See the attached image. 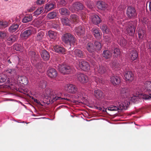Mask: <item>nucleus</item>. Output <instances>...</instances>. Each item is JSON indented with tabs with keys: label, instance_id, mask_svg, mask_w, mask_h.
Instances as JSON below:
<instances>
[{
	"label": "nucleus",
	"instance_id": "obj_1",
	"mask_svg": "<svg viewBox=\"0 0 151 151\" xmlns=\"http://www.w3.org/2000/svg\"><path fill=\"white\" fill-rule=\"evenodd\" d=\"M44 95L45 97H49L50 102V103H53L56 101L59 102L65 103L66 101H70V99L67 98H63L60 97H58L56 95L55 91H52L50 89L45 90L44 93Z\"/></svg>",
	"mask_w": 151,
	"mask_h": 151
},
{
	"label": "nucleus",
	"instance_id": "obj_2",
	"mask_svg": "<svg viewBox=\"0 0 151 151\" xmlns=\"http://www.w3.org/2000/svg\"><path fill=\"white\" fill-rule=\"evenodd\" d=\"M28 54L30 57L31 63L37 70L42 69V65L41 59L39 55L34 51H31L29 52Z\"/></svg>",
	"mask_w": 151,
	"mask_h": 151
},
{
	"label": "nucleus",
	"instance_id": "obj_3",
	"mask_svg": "<svg viewBox=\"0 0 151 151\" xmlns=\"http://www.w3.org/2000/svg\"><path fill=\"white\" fill-rule=\"evenodd\" d=\"M63 41L65 43L71 45H74L76 41V39L75 36L69 33H66L62 36Z\"/></svg>",
	"mask_w": 151,
	"mask_h": 151
},
{
	"label": "nucleus",
	"instance_id": "obj_4",
	"mask_svg": "<svg viewBox=\"0 0 151 151\" xmlns=\"http://www.w3.org/2000/svg\"><path fill=\"white\" fill-rule=\"evenodd\" d=\"M137 22H128L126 26L125 32L130 36L134 35L135 30V26Z\"/></svg>",
	"mask_w": 151,
	"mask_h": 151
},
{
	"label": "nucleus",
	"instance_id": "obj_5",
	"mask_svg": "<svg viewBox=\"0 0 151 151\" xmlns=\"http://www.w3.org/2000/svg\"><path fill=\"white\" fill-rule=\"evenodd\" d=\"M126 15L130 19L135 18L137 14L134 8L131 6H128L127 9Z\"/></svg>",
	"mask_w": 151,
	"mask_h": 151
},
{
	"label": "nucleus",
	"instance_id": "obj_6",
	"mask_svg": "<svg viewBox=\"0 0 151 151\" xmlns=\"http://www.w3.org/2000/svg\"><path fill=\"white\" fill-rule=\"evenodd\" d=\"M73 69V67L65 65H61L59 67L60 71L64 74H70L72 72Z\"/></svg>",
	"mask_w": 151,
	"mask_h": 151
},
{
	"label": "nucleus",
	"instance_id": "obj_7",
	"mask_svg": "<svg viewBox=\"0 0 151 151\" xmlns=\"http://www.w3.org/2000/svg\"><path fill=\"white\" fill-rule=\"evenodd\" d=\"M65 89L68 92L71 94H75L78 91L76 86L72 84H67L65 87Z\"/></svg>",
	"mask_w": 151,
	"mask_h": 151
},
{
	"label": "nucleus",
	"instance_id": "obj_8",
	"mask_svg": "<svg viewBox=\"0 0 151 151\" xmlns=\"http://www.w3.org/2000/svg\"><path fill=\"white\" fill-rule=\"evenodd\" d=\"M78 65L81 69L84 71H87L90 69V66L88 63L82 60H81L79 61Z\"/></svg>",
	"mask_w": 151,
	"mask_h": 151
},
{
	"label": "nucleus",
	"instance_id": "obj_9",
	"mask_svg": "<svg viewBox=\"0 0 151 151\" xmlns=\"http://www.w3.org/2000/svg\"><path fill=\"white\" fill-rule=\"evenodd\" d=\"M78 80L81 83L84 84L86 83L88 81V77L84 74L79 73L77 75Z\"/></svg>",
	"mask_w": 151,
	"mask_h": 151
},
{
	"label": "nucleus",
	"instance_id": "obj_10",
	"mask_svg": "<svg viewBox=\"0 0 151 151\" xmlns=\"http://www.w3.org/2000/svg\"><path fill=\"white\" fill-rule=\"evenodd\" d=\"M74 32L75 34L79 37H83L85 34V30L84 28H82V26H79L75 28Z\"/></svg>",
	"mask_w": 151,
	"mask_h": 151
},
{
	"label": "nucleus",
	"instance_id": "obj_11",
	"mask_svg": "<svg viewBox=\"0 0 151 151\" xmlns=\"http://www.w3.org/2000/svg\"><path fill=\"white\" fill-rule=\"evenodd\" d=\"M32 31V27H30L26 29L24 32H22L20 36L22 37L27 39L31 35Z\"/></svg>",
	"mask_w": 151,
	"mask_h": 151
},
{
	"label": "nucleus",
	"instance_id": "obj_12",
	"mask_svg": "<svg viewBox=\"0 0 151 151\" xmlns=\"http://www.w3.org/2000/svg\"><path fill=\"white\" fill-rule=\"evenodd\" d=\"M72 54L76 57L81 58H83L84 54L82 50L79 49H75L72 51Z\"/></svg>",
	"mask_w": 151,
	"mask_h": 151
},
{
	"label": "nucleus",
	"instance_id": "obj_13",
	"mask_svg": "<svg viewBox=\"0 0 151 151\" xmlns=\"http://www.w3.org/2000/svg\"><path fill=\"white\" fill-rule=\"evenodd\" d=\"M53 50L55 52L63 54H65V50L63 47L59 45H55L53 46Z\"/></svg>",
	"mask_w": 151,
	"mask_h": 151
},
{
	"label": "nucleus",
	"instance_id": "obj_14",
	"mask_svg": "<svg viewBox=\"0 0 151 151\" xmlns=\"http://www.w3.org/2000/svg\"><path fill=\"white\" fill-rule=\"evenodd\" d=\"M19 25L13 23L9 27L8 31L10 33H16L19 30Z\"/></svg>",
	"mask_w": 151,
	"mask_h": 151
},
{
	"label": "nucleus",
	"instance_id": "obj_15",
	"mask_svg": "<svg viewBox=\"0 0 151 151\" xmlns=\"http://www.w3.org/2000/svg\"><path fill=\"white\" fill-rule=\"evenodd\" d=\"M92 31L94 37L97 40L101 39L102 33L100 30L98 28H93Z\"/></svg>",
	"mask_w": 151,
	"mask_h": 151
},
{
	"label": "nucleus",
	"instance_id": "obj_16",
	"mask_svg": "<svg viewBox=\"0 0 151 151\" xmlns=\"http://www.w3.org/2000/svg\"><path fill=\"white\" fill-rule=\"evenodd\" d=\"M126 81L131 82L133 80L134 76L132 72L130 71H127L124 75Z\"/></svg>",
	"mask_w": 151,
	"mask_h": 151
},
{
	"label": "nucleus",
	"instance_id": "obj_17",
	"mask_svg": "<svg viewBox=\"0 0 151 151\" xmlns=\"http://www.w3.org/2000/svg\"><path fill=\"white\" fill-rule=\"evenodd\" d=\"M86 48L88 51L90 53H92L95 51V47L93 43L91 42L87 43L86 45Z\"/></svg>",
	"mask_w": 151,
	"mask_h": 151
},
{
	"label": "nucleus",
	"instance_id": "obj_18",
	"mask_svg": "<svg viewBox=\"0 0 151 151\" xmlns=\"http://www.w3.org/2000/svg\"><path fill=\"white\" fill-rule=\"evenodd\" d=\"M94 95L96 98L99 99H102L104 96L103 93L99 89H96L94 90Z\"/></svg>",
	"mask_w": 151,
	"mask_h": 151
},
{
	"label": "nucleus",
	"instance_id": "obj_19",
	"mask_svg": "<svg viewBox=\"0 0 151 151\" xmlns=\"http://www.w3.org/2000/svg\"><path fill=\"white\" fill-rule=\"evenodd\" d=\"M42 58L45 61L49 60L50 55L49 53L45 50L43 49L40 52Z\"/></svg>",
	"mask_w": 151,
	"mask_h": 151
},
{
	"label": "nucleus",
	"instance_id": "obj_20",
	"mask_svg": "<svg viewBox=\"0 0 151 151\" xmlns=\"http://www.w3.org/2000/svg\"><path fill=\"white\" fill-rule=\"evenodd\" d=\"M96 5L99 9L104 10L106 9L108 5L105 2L102 1H99L97 2Z\"/></svg>",
	"mask_w": 151,
	"mask_h": 151
},
{
	"label": "nucleus",
	"instance_id": "obj_21",
	"mask_svg": "<svg viewBox=\"0 0 151 151\" xmlns=\"http://www.w3.org/2000/svg\"><path fill=\"white\" fill-rule=\"evenodd\" d=\"M91 18L92 22L95 24L98 25L101 21L100 18L96 15H93L91 16Z\"/></svg>",
	"mask_w": 151,
	"mask_h": 151
},
{
	"label": "nucleus",
	"instance_id": "obj_22",
	"mask_svg": "<svg viewBox=\"0 0 151 151\" xmlns=\"http://www.w3.org/2000/svg\"><path fill=\"white\" fill-rule=\"evenodd\" d=\"M128 56L132 60L134 61L137 58L138 54L135 50H132L129 51Z\"/></svg>",
	"mask_w": 151,
	"mask_h": 151
},
{
	"label": "nucleus",
	"instance_id": "obj_23",
	"mask_svg": "<svg viewBox=\"0 0 151 151\" xmlns=\"http://www.w3.org/2000/svg\"><path fill=\"white\" fill-rule=\"evenodd\" d=\"M47 75L49 77L51 78H55L57 76V73L55 69L51 68L48 70Z\"/></svg>",
	"mask_w": 151,
	"mask_h": 151
},
{
	"label": "nucleus",
	"instance_id": "obj_24",
	"mask_svg": "<svg viewBox=\"0 0 151 151\" xmlns=\"http://www.w3.org/2000/svg\"><path fill=\"white\" fill-rule=\"evenodd\" d=\"M110 81L114 85H116L120 83V79L117 76H113L110 78Z\"/></svg>",
	"mask_w": 151,
	"mask_h": 151
},
{
	"label": "nucleus",
	"instance_id": "obj_25",
	"mask_svg": "<svg viewBox=\"0 0 151 151\" xmlns=\"http://www.w3.org/2000/svg\"><path fill=\"white\" fill-rule=\"evenodd\" d=\"M95 70L101 74L104 73L106 70V67L97 65L95 67Z\"/></svg>",
	"mask_w": 151,
	"mask_h": 151
},
{
	"label": "nucleus",
	"instance_id": "obj_26",
	"mask_svg": "<svg viewBox=\"0 0 151 151\" xmlns=\"http://www.w3.org/2000/svg\"><path fill=\"white\" fill-rule=\"evenodd\" d=\"M120 94L122 98H127L129 94L128 90L126 88H122L120 89Z\"/></svg>",
	"mask_w": 151,
	"mask_h": 151
},
{
	"label": "nucleus",
	"instance_id": "obj_27",
	"mask_svg": "<svg viewBox=\"0 0 151 151\" xmlns=\"http://www.w3.org/2000/svg\"><path fill=\"white\" fill-rule=\"evenodd\" d=\"M45 35L44 32L41 31L38 33L35 37L36 40L41 42L44 39Z\"/></svg>",
	"mask_w": 151,
	"mask_h": 151
},
{
	"label": "nucleus",
	"instance_id": "obj_28",
	"mask_svg": "<svg viewBox=\"0 0 151 151\" xmlns=\"http://www.w3.org/2000/svg\"><path fill=\"white\" fill-rule=\"evenodd\" d=\"M102 55L103 57L105 58L109 59L112 57V53L111 50L109 51L107 50H105L103 51Z\"/></svg>",
	"mask_w": 151,
	"mask_h": 151
},
{
	"label": "nucleus",
	"instance_id": "obj_29",
	"mask_svg": "<svg viewBox=\"0 0 151 151\" xmlns=\"http://www.w3.org/2000/svg\"><path fill=\"white\" fill-rule=\"evenodd\" d=\"M59 11L60 14L62 15L66 16L69 15L70 14V12L69 10L64 7L60 8Z\"/></svg>",
	"mask_w": 151,
	"mask_h": 151
},
{
	"label": "nucleus",
	"instance_id": "obj_30",
	"mask_svg": "<svg viewBox=\"0 0 151 151\" xmlns=\"http://www.w3.org/2000/svg\"><path fill=\"white\" fill-rule=\"evenodd\" d=\"M73 7L74 9L76 11L81 10L83 9V6L82 4L79 2H76L73 5Z\"/></svg>",
	"mask_w": 151,
	"mask_h": 151
},
{
	"label": "nucleus",
	"instance_id": "obj_31",
	"mask_svg": "<svg viewBox=\"0 0 151 151\" xmlns=\"http://www.w3.org/2000/svg\"><path fill=\"white\" fill-rule=\"evenodd\" d=\"M142 23L144 25H146L147 28L151 30V21L150 19L146 18H144L142 20Z\"/></svg>",
	"mask_w": 151,
	"mask_h": 151
},
{
	"label": "nucleus",
	"instance_id": "obj_32",
	"mask_svg": "<svg viewBox=\"0 0 151 151\" xmlns=\"http://www.w3.org/2000/svg\"><path fill=\"white\" fill-rule=\"evenodd\" d=\"M18 81L19 83L24 85H26L28 83V80L25 76H20L18 78Z\"/></svg>",
	"mask_w": 151,
	"mask_h": 151
},
{
	"label": "nucleus",
	"instance_id": "obj_33",
	"mask_svg": "<svg viewBox=\"0 0 151 151\" xmlns=\"http://www.w3.org/2000/svg\"><path fill=\"white\" fill-rule=\"evenodd\" d=\"M69 19L70 22H72L75 23H77L79 21L78 17L77 15L74 14L70 15Z\"/></svg>",
	"mask_w": 151,
	"mask_h": 151
},
{
	"label": "nucleus",
	"instance_id": "obj_34",
	"mask_svg": "<svg viewBox=\"0 0 151 151\" xmlns=\"http://www.w3.org/2000/svg\"><path fill=\"white\" fill-rule=\"evenodd\" d=\"M55 5L52 3H48L46 4L45 6V11L48 12L54 9Z\"/></svg>",
	"mask_w": 151,
	"mask_h": 151
},
{
	"label": "nucleus",
	"instance_id": "obj_35",
	"mask_svg": "<svg viewBox=\"0 0 151 151\" xmlns=\"http://www.w3.org/2000/svg\"><path fill=\"white\" fill-rule=\"evenodd\" d=\"M145 85L146 91L150 95H151V82L147 81L145 82Z\"/></svg>",
	"mask_w": 151,
	"mask_h": 151
},
{
	"label": "nucleus",
	"instance_id": "obj_36",
	"mask_svg": "<svg viewBox=\"0 0 151 151\" xmlns=\"http://www.w3.org/2000/svg\"><path fill=\"white\" fill-rule=\"evenodd\" d=\"M32 19V16L29 15L25 16L22 19V22L24 23H27L31 21Z\"/></svg>",
	"mask_w": 151,
	"mask_h": 151
},
{
	"label": "nucleus",
	"instance_id": "obj_37",
	"mask_svg": "<svg viewBox=\"0 0 151 151\" xmlns=\"http://www.w3.org/2000/svg\"><path fill=\"white\" fill-rule=\"evenodd\" d=\"M6 72L8 74L10 75L11 76H14L16 75V70L14 68H8Z\"/></svg>",
	"mask_w": 151,
	"mask_h": 151
},
{
	"label": "nucleus",
	"instance_id": "obj_38",
	"mask_svg": "<svg viewBox=\"0 0 151 151\" xmlns=\"http://www.w3.org/2000/svg\"><path fill=\"white\" fill-rule=\"evenodd\" d=\"M47 34L50 38L55 39L57 38V33L54 31L50 30L47 32Z\"/></svg>",
	"mask_w": 151,
	"mask_h": 151
},
{
	"label": "nucleus",
	"instance_id": "obj_39",
	"mask_svg": "<svg viewBox=\"0 0 151 151\" xmlns=\"http://www.w3.org/2000/svg\"><path fill=\"white\" fill-rule=\"evenodd\" d=\"M62 23L63 25L67 26H70V21L69 19L65 17L62 18L61 19Z\"/></svg>",
	"mask_w": 151,
	"mask_h": 151
},
{
	"label": "nucleus",
	"instance_id": "obj_40",
	"mask_svg": "<svg viewBox=\"0 0 151 151\" xmlns=\"http://www.w3.org/2000/svg\"><path fill=\"white\" fill-rule=\"evenodd\" d=\"M6 39L8 41L14 42L17 40V37L15 35H11L9 36H6Z\"/></svg>",
	"mask_w": 151,
	"mask_h": 151
},
{
	"label": "nucleus",
	"instance_id": "obj_41",
	"mask_svg": "<svg viewBox=\"0 0 151 151\" xmlns=\"http://www.w3.org/2000/svg\"><path fill=\"white\" fill-rule=\"evenodd\" d=\"M111 51L112 53L114 54V57H117L120 54V51L119 49L118 48H113L111 50Z\"/></svg>",
	"mask_w": 151,
	"mask_h": 151
},
{
	"label": "nucleus",
	"instance_id": "obj_42",
	"mask_svg": "<svg viewBox=\"0 0 151 151\" xmlns=\"http://www.w3.org/2000/svg\"><path fill=\"white\" fill-rule=\"evenodd\" d=\"M137 33L138 37L140 39H142L145 36V31L141 28L139 29L138 30Z\"/></svg>",
	"mask_w": 151,
	"mask_h": 151
},
{
	"label": "nucleus",
	"instance_id": "obj_43",
	"mask_svg": "<svg viewBox=\"0 0 151 151\" xmlns=\"http://www.w3.org/2000/svg\"><path fill=\"white\" fill-rule=\"evenodd\" d=\"M9 26L8 23L6 21H0V29H3Z\"/></svg>",
	"mask_w": 151,
	"mask_h": 151
},
{
	"label": "nucleus",
	"instance_id": "obj_44",
	"mask_svg": "<svg viewBox=\"0 0 151 151\" xmlns=\"http://www.w3.org/2000/svg\"><path fill=\"white\" fill-rule=\"evenodd\" d=\"M42 22L41 20L39 19H35L32 22V24L35 27H39Z\"/></svg>",
	"mask_w": 151,
	"mask_h": 151
},
{
	"label": "nucleus",
	"instance_id": "obj_45",
	"mask_svg": "<svg viewBox=\"0 0 151 151\" xmlns=\"http://www.w3.org/2000/svg\"><path fill=\"white\" fill-rule=\"evenodd\" d=\"M57 13L56 12H52L48 13L47 17L50 19H53L56 17L57 15Z\"/></svg>",
	"mask_w": 151,
	"mask_h": 151
},
{
	"label": "nucleus",
	"instance_id": "obj_46",
	"mask_svg": "<svg viewBox=\"0 0 151 151\" xmlns=\"http://www.w3.org/2000/svg\"><path fill=\"white\" fill-rule=\"evenodd\" d=\"M93 78L95 81L97 83H101L102 84H104L105 83V81L101 77L99 78L96 76H94L93 77Z\"/></svg>",
	"mask_w": 151,
	"mask_h": 151
},
{
	"label": "nucleus",
	"instance_id": "obj_47",
	"mask_svg": "<svg viewBox=\"0 0 151 151\" xmlns=\"http://www.w3.org/2000/svg\"><path fill=\"white\" fill-rule=\"evenodd\" d=\"M101 29L104 33L107 34L109 32V29L105 24H102L101 27Z\"/></svg>",
	"mask_w": 151,
	"mask_h": 151
},
{
	"label": "nucleus",
	"instance_id": "obj_48",
	"mask_svg": "<svg viewBox=\"0 0 151 151\" xmlns=\"http://www.w3.org/2000/svg\"><path fill=\"white\" fill-rule=\"evenodd\" d=\"M140 98H141V96H140V93H139L138 94V96L135 95L131 97L130 98H129V100H130L131 102L135 103L137 101L138 99Z\"/></svg>",
	"mask_w": 151,
	"mask_h": 151
},
{
	"label": "nucleus",
	"instance_id": "obj_49",
	"mask_svg": "<svg viewBox=\"0 0 151 151\" xmlns=\"http://www.w3.org/2000/svg\"><path fill=\"white\" fill-rule=\"evenodd\" d=\"M14 49L17 51H22L23 49V47L20 44H16L14 45Z\"/></svg>",
	"mask_w": 151,
	"mask_h": 151
},
{
	"label": "nucleus",
	"instance_id": "obj_50",
	"mask_svg": "<svg viewBox=\"0 0 151 151\" xmlns=\"http://www.w3.org/2000/svg\"><path fill=\"white\" fill-rule=\"evenodd\" d=\"M94 45L95 47V51L96 50H99L102 48L101 44L97 41L95 42Z\"/></svg>",
	"mask_w": 151,
	"mask_h": 151
},
{
	"label": "nucleus",
	"instance_id": "obj_51",
	"mask_svg": "<svg viewBox=\"0 0 151 151\" xmlns=\"http://www.w3.org/2000/svg\"><path fill=\"white\" fill-rule=\"evenodd\" d=\"M44 10V8L43 7L38 8L34 12V14L35 16L38 15L43 12Z\"/></svg>",
	"mask_w": 151,
	"mask_h": 151
},
{
	"label": "nucleus",
	"instance_id": "obj_52",
	"mask_svg": "<svg viewBox=\"0 0 151 151\" xmlns=\"http://www.w3.org/2000/svg\"><path fill=\"white\" fill-rule=\"evenodd\" d=\"M7 79V76L5 75L0 76V83L5 82Z\"/></svg>",
	"mask_w": 151,
	"mask_h": 151
},
{
	"label": "nucleus",
	"instance_id": "obj_53",
	"mask_svg": "<svg viewBox=\"0 0 151 151\" xmlns=\"http://www.w3.org/2000/svg\"><path fill=\"white\" fill-rule=\"evenodd\" d=\"M6 33L4 32L0 31V39H4L6 38Z\"/></svg>",
	"mask_w": 151,
	"mask_h": 151
},
{
	"label": "nucleus",
	"instance_id": "obj_54",
	"mask_svg": "<svg viewBox=\"0 0 151 151\" xmlns=\"http://www.w3.org/2000/svg\"><path fill=\"white\" fill-rule=\"evenodd\" d=\"M120 43L122 46H124L126 45L127 42L126 40L124 38H122L120 40Z\"/></svg>",
	"mask_w": 151,
	"mask_h": 151
},
{
	"label": "nucleus",
	"instance_id": "obj_55",
	"mask_svg": "<svg viewBox=\"0 0 151 151\" xmlns=\"http://www.w3.org/2000/svg\"><path fill=\"white\" fill-rule=\"evenodd\" d=\"M140 96L141 98L142 97L143 99H148L151 98V95H150L145 94L143 95L142 94H140Z\"/></svg>",
	"mask_w": 151,
	"mask_h": 151
},
{
	"label": "nucleus",
	"instance_id": "obj_56",
	"mask_svg": "<svg viewBox=\"0 0 151 151\" xmlns=\"http://www.w3.org/2000/svg\"><path fill=\"white\" fill-rule=\"evenodd\" d=\"M119 105L117 106L118 108V110H122L123 109H125V106L124 104L120 102L119 103Z\"/></svg>",
	"mask_w": 151,
	"mask_h": 151
},
{
	"label": "nucleus",
	"instance_id": "obj_57",
	"mask_svg": "<svg viewBox=\"0 0 151 151\" xmlns=\"http://www.w3.org/2000/svg\"><path fill=\"white\" fill-rule=\"evenodd\" d=\"M108 110L110 111H115L118 110V108L116 106H113L108 107Z\"/></svg>",
	"mask_w": 151,
	"mask_h": 151
},
{
	"label": "nucleus",
	"instance_id": "obj_58",
	"mask_svg": "<svg viewBox=\"0 0 151 151\" xmlns=\"http://www.w3.org/2000/svg\"><path fill=\"white\" fill-rule=\"evenodd\" d=\"M104 40L106 42L110 41L111 40V36L110 35L104 36Z\"/></svg>",
	"mask_w": 151,
	"mask_h": 151
},
{
	"label": "nucleus",
	"instance_id": "obj_59",
	"mask_svg": "<svg viewBox=\"0 0 151 151\" xmlns=\"http://www.w3.org/2000/svg\"><path fill=\"white\" fill-rule=\"evenodd\" d=\"M40 85L42 88H45L46 86V81H42V82L40 83Z\"/></svg>",
	"mask_w": 151,
	"mask_h": 151
},
{
	"label": "nucleus",
	"instance_id": "obj_60",
	"mask_svg": "<svg viewBox=\"0 0 151 151\" xmlns=\"http://www.w3.org/2000/svg\"><path fill=\"white\" fill-rule=\"evenodd\" d=\"M59 5L62 6H64L67 4V2L65 0H61L58 1Z\"/></svg>",
	"mask_w": 151,
	"mask_h": 151
},
{
	"label": "nucleus",
	"instance_id": "obj_61",
	"mask_svg": "<svg viewBox=\"0 0 151 151\" xmlns=\"http://www.w3.org/2000/svg\"><path fill=\"white\" fill-rule=\"evenodd\" d=\"M86 4L87 7L90 9H92L93 8V5H92L90 2L86 3Z\"/></svg>",
	"mask_w": 151,
	"mask_h": 151
},
{
	"label": "nucleus",
	"instance_id": "obj_62",
	"mask_svg": "<svg viewBox=\"0 0 151 151\" xmlns=\"http://www.w3.org/2000/svg\"><path fill=\"white\" fill-rule=\"evenodd\" d=\"M45 1V0H37V1L36 3L37 4H43Z\"/></svg>",
	"mask_w": 151,
	"mask_h": 151
},
{
	"label": "nucleus",
	"instance_id": "obj_63",
	"mask_svg": "<svg viewBox=\"0 0 151 151\" xmlns=\"http://www.w3.org/2000/svg\"><path fill=\"white\" fill-rule=\"evenodd\" d=\"M12 84L11 82H10L9 78H8L7 79V81L6 82V85L8 87L10 86V85H11Z\"/></svg>",
	"mask_w": 151,
	"mask_h": 151
},
{
	"label": "nucleus",
	"instance_id": "obj_64",
	"mask_svg": "<svg viewBox=\"0 0 151 151\" xmlns=\"http://www.w3.org/2000/svg\"><path fill=\"white\" fill-rule=\"evenodd\" d=\"M81 17L82 18V19L83 20H84L85 21V19L86 18V16L83 13H82L81 14Z\"/></svg>",
	"mask_w": 151,
	"mask_h": 151
}]
</instances>
